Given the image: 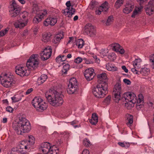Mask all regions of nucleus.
I'll return each mask as SVG.
<instances>
[{"instance_id": "obj_49", "label": "nucleus", "mask_w": 154, "mask_h": 154, "mask_svg": "<svg viewBox=\"0 0 154 154\" xmlns=\"http://www.w3.org/2000/svg\"><path fill=\"white\" fill-rule=\"evenodd\" d=\"M28 13L26 11L23 12V13L20 14V16L21 18H23V19H26V18L28 15Z\"/></svg>"}, {"instance_id": "obj_14", "label": "nucleus", "mask_w": 154, "mask_h": 154, "mask_svg": "<svg viewBox=\"0 0 154 154\" xmlns=\"http://www.w3.org/2000/svg\"><path fill=\"white\" fill-rule=\"evenodd\" d=\"M146 0H137L140 5L138 7H136L131 16L132 17H135V16L138 14L139 12L141 11V10L143 8V7L141 5L144 2H146Z\"/></svg>"}, {"instance_id": "obj_53", "label": "nucleus", "mask_w": 154, "mask_h": 154, "mask_svg": "<svg viewBox=\"0 0 154 154\" xmlns=\"http://www.w3.org/2000/svg\"><path fill=\"white\" fill-rule=\"evenodd\" d=\"M150 61L152 63V65L153 69H154V54H152L150 58Z\"/></svg>"}, {"instance_id": "obj_51", "label": "nucleus", "mask_w": 154, "mask_h": 154, "mask_svg": "<svg viewBox=\"0 0 154 154\" xmlns=\"http://www.w3.org/2000/svg\"><path fill=\"white\" fill-rule=\"evenodd\" d=\"M92 120H95V121H96L98 122V116L96 114V113H94L92 114V119H91Z\"/></svg>"}, {"instance_id": "obj_16", "label": "nucleus", "mask_w": 154, "mask_h": 154, "mask_svg": "<svg viewBox=\"0 0 154 154\" xmlns=\"http://www.w3.org/2000/svg\"><path fill=\"white\" fill-rule=\"evenodd\" d=\"M75 11V9L72 7L71 9H64L62 10V12L65 16L71 18L72 15L74 14Z\"/></svg>"}, {"instance_id": "obj_50", "label": "nucleus", "mask_w": 154, "mask_h": 154, "mask_svg": "<svg viewBox=\"0 0 154 154\" xmlns=\"http://www.w3.org/2000/svg\"><path fill=\"white\" fill-rule=\"evenodd\" d=\"M137 102H139L141 103H143V99L142 95V94H140L139 95V98L138 100L137 101Z\"/></svg>"}, {"instance_id": "obj_64", "label": "nucleus", "mask_w": 154, "mask_h": 154, "mask_svg": "<svg viewBox=\"0 0 154 154\" xmlns=\"http://www.w3.org/2000/svg\"><path fill=\"white\" fill-rule=\"evenodd\" d=\"M102 11H103V10L102 9H100V7L98 10H97L96 11L95 13L96 14L99 15L101 14Z\"/></svg>"}, {"instance_id": "obj_2", "label": "nucleus", "mask_w": 154, "mask_h": 154, "mask_svg": "<svg viewBox=\"0 0 154 154\" xmlns=\"http://www.w3.org/2000/svg\"><path fill=\"white\" fill-rule=\"evenodd\" d=\"M45 96L49 103L53 106H60L63 103V96L57 90L51 88L46 92Z\"/></svg>"}, {"instance_id": "obj_45", "label": "nucleus", "mask_w": 154, "mask_h": 154, "mask_svg": "<svg viewBox=\"0 0 154 154\" xmlns=\"http://www.w3.org/2000/svg\"><path fill=\"white\" fill-rule=\"evenodd\" d=\"M109 51L107 49H102L100 50V53L101 55L103 57L106 56L108 53Z\"/></svg>"}, {"instance_id": "obj_21", "label": "nucleus", "mask_w": 154, "mask_h": 154, "mask_svg": "<svg viewBox=\"0 0 154 154\" xmlns=\"http://www.w3.org/2000/svg\"><path fill=\"white\" fill-rule=\"evenodd\" d=\"M134 7L133 5L127 3L125 8L123 10V11L125 14H128L132 11Z\"/></svg>"}, {"instance_id": "obj_61", "label": "nucleus", "mask_w": 154, "mask_h": 154, "mask_svg": "<svg viewBox=\"0 0 154 154\" xmlns=\"http://www.w3.org/2000/svg\"><path fill=\"white\" fill-rule=\"evenodd\" d=\"M124 82L127 85H130L131 83L130 81L126 79H123Z\"/></svg>"}, {"instance_id": "obj_11", "label": "nucleus", "mask_w": 154, "mask_h": 154, "mask_svg": "<svg viewBox=\"0 0 154 154\" xmlns=\"http://www.w3.org/2000/svg\"><path fill=\"white\" fill-rule=\"evenodd\" d=\"M85 32L91 36H94L96 34V30L91 23H88L85 26Z\"/></svg>"}, {"instance_id": "obj_39", "label": "nucleus", "mask_w": 154, "mask_h": 154, "mask_svg": "<svg viewBox=\"0 0 154 154\" xmlns=\"http://www.w3.org/2000/svg\"><path fill=\"white\" fill-rule=\"evenodd\" d=\"M98 2L95 0H92L89 6L91 9H93L94 8L97 7L98 5Z\"/></svg>"}, {"instance_id": "obj_41", "label": "nucleus", "mask_w": 154, "mask_h": 154, "mask_svg": "<svg viewBox=\"0 0 154 154\" xmlns=\"http://www.w3.org/2000/svg\"><path fill=\"white\" fill-rule=\"evenodd\" d=\"M11 99L14 103L18 102L21 99L20 96L14 95V97H11Z\"/></svg>"}, {"instance_id": "obj_6", "label": "nucleus", "mask_w": 154, "mask_h": 154, "mask_svg": "<svg viewBox=\"0 0 154 154\" xmlns=\"http://www.w3.org/2000/svg\"><path fill=\"white\" fill-rule=\"evenodd\" d=\"M32 104L37 110L40 111L45 110L48 107L47 103L40 97H36L32 101Z\"/></svg>"}, {"instance_id": "obj_19", "label": "nucleus", "mask_w": 154, "mask_h": 154, "mask_svg": "<svg viewBox=\"0 0 154 154\" xmlns=\"http://www.w3.org/2000/svg\"><path fill=\"white\" fill-rule=\"evenodd\" d=\"M52 35L51 33L50 32H45L43 33L42 35V41L45 42H50Z\"/></svg>"}, {"instance_id": "obj_38", "label": "nucleus", "mask_w": 154, "mask_h": 154, "mask_svg": "<svg viewBox=\"0 0 154 154\" xmlns=\"http://www.w3.org/2000/svg\"><path fill=\"white\" fill-rule=\"evenodd\" d=\"M14 9L15 10L20 9V8L19 6L17 5L14 0H12V3L11 4V9Z\"/></svg>"}, {"instance_id": "obj_10", "label": "nucleus", "mask_w": 154, "mask_h": 154, "mask_svg": "<svg viewBox=\"0 0 154 154\" xmlns=\"http://www.w3.org/2000/svg\"><path fill=\"white\" fill-rule=\"evenodd\" d=\"M93 69L90 68L87 69L84 72V75L86 79L88 81L93 79L95 75Z\"/></svg>"}, {"instance_id": "obj_40", "label": "nucleus", "mask_w": 154, "mask_h": 154, "mask_svg": "<svg viewBox=\"0 0 154 154\" xmlns=\"http://www.w3.org/2000/svg\"><path fill=\"white\" fill-rule=\"evenodd\" d=\"M29 139L28 140H27V142H28V144L30 146V145H33L34 143L35 139L32 135L29 136Z\"/></svg>"}, {"instance_id": "obj_60", "label": "nucleus", "mask_w": 154, "mask_h": 154, "mask_svg": "<svg viewBox=\"0 0 154 154\" xmlns=\"http://www.w3.org/2000/svg\"><path fill=\"white\" fill-rule=\"evenodd\" d=\"M11 153L14 154H17L19 153V152L17 148H13L12 149Z\"/></svg>"}, {"instance_id": "obj_9", "label": "nucleus", "mask_w": 154, "mask_h": 154, "mask_svg": "<svg viewBox=\"0 0 154 154\" xmlns=\"http://www.w3.org/2000/svg\"><path fill=\"white\" fill-rule=\"evenodd\" d=\"M52 52L51 47L48 46L45 48L44 50L40 54L41 58L42 60H45L51 57Z\"/></svg>"}, {"instance_id": "obj_57", "label": "nucleus", "mask_w": 154, "mask_h": 154, "mask_svg": "<svg viewBox=\"0 0 154 154\" xmlns=\"http://www.w3.org/2000/svg\"><path fill=\"white\" fill-rule=\"evenodd\" d=\"M139 68L137 67V68L134 67V68H132L131 69V70L132 72L134 73L135 74H139L138 73V71L137 69H139Z\"/></svg>"}, {"instance_id": "obj_5", "label": "nucleus", "mask_w": 154, "mask_h": 154, "mask_svg": "<svg viewBox=\"0 0 154 154\" xmlns=\"http://www.w3.org/2000/svg\"><path fill=\"white\" fill-rule=\"evenodd\" d=\"M0 80L2 85L7 88L13 86L15 83L12 76L6 73L2 74L0 76Z\"/></svg>"}, {"instance_id": "obj_8", "label": "nucleus", "mask_w": 154, "mask_h": 154, "mask_svg": "<svg viewBox=\"0 0 154 154\" xmlns=\"http://www.w3.org/2000/svg\"><path fill=\"white\" fill-rule=\"evenodd\" d=\"M78 89L77 83L76 79L75 78L70 79L69 82L67 91L69 94H74Z\"/></svg>"}, {"instance_id": "obj_23", "label": "nucleus", "mask_w": 154, "mask_h": 154, "mask_svg": "<svg viewBox=\"0 0 154 154\" xmlns=\"http://www.w3.org/2000/svg\"><path fill=\"white\" fill-rule=\"evenodd\" d=\"M121 91V85L119 83H117L115 85L114 88L113 92L114 93L120 94Z\"/></svg>"}, {"instance_id": "obj_54", "label": "nucleus", "mask_w": 154, "mask_h": 154, "mask_svg": "<svg viewBox=\"0 0 154 154\" xmlns=\"http://www.w3.org/2000/svg\"><path fill=\"white\" fill-rule=\"evenodd\" d=\"M8 29H5L4 30H2L0 31V37L4 35L8 32Z\"/></svg>"}, {"instance_id": "obj_56", "label": "nucleus", "mask_w": 154, "mask_h": 154, "mask_svg": "<svg viewBox=\"0 0 154 154\" xmlns=\"http://www.w3.org/2000/svg\"><path fill=\"white\" fill-rule=\"evenodd\" d=\"M143 104L139 102H137L136 104V107L137 109H139L140 108L143 107Z\"/></svg>"}, {"instance_id": "obj_33", "label": "nucleus", "mask_w": 154, "mask_h": 154, "mask_svg": "<svg viewBox=\"0 0 154 154\" xmlns=\"http://www.w3.org/2000/svg\"><path fill=\"white\" fill-rule=\"evenodd\" d=\"M70 66L69 64H66L63 66V69L62 70V75H64L66 74L67 72L69 69Z\"/></svg>"}, {"instance_id": "obj_13", "label": "nucleus", "mask_w": 154, "mask_h": 154, "mask_svg": "<svg viewBox=\"0 0 154 154\" xmlns=\"http://www.w3.org/2000/svg\"><path fill=\"white\" fill-rule=\"evenodd\" d=\"M27 23V19H23L20 18L15 21L14 25L16 28L21 29L25 26Z\"/></svg>"}, {"instance_id": "obj_59", "label": "nucleus", "mask_w": 154, "mask_h": 154, "mask_svg": "<svg viewBox=\"0 0 154 154\" xmlns=\"http://www.w3.org/2000/svg\"><path fill=\"white\" fill-rule=\"evenodd\" d=\"M13 110V109L10 106L7 107L6 108V110L9 112H12Z\"/></svg>"}, {"instance_id": "obj_37", "label": "nucleus", "mask_w": 154, "mask_h": 154, "mask_svg": "<svg viewBox=\"0 0 154 154\" xmlns=\"http://www.w3.org/2000/svg\"><path fill=\"white\" fill-rule=\"evenodd\" d=\"M111 47L113 50L117 52L118 51H119L120 46L119 44L114 43L111 45Z\"/></svg>"}, {"instance_id": "obj_43", "label": "nucleus", "mask_w": 154, "mask_h": 154, "mask_svg": "<svg viewBox=\"0 0 154 154\" xmlns=\"http://www.w3.org/2000/svg\"><path fill=\"white\" fill-rule=\"evenodd\" d=\"M111 100V95H108L103 100V102L106 104L109 105L110 103Z\"/></svg>"}, {"instance_id": "obj_48", "label": "nucleus", "mask_w": 154, "mask_h": 154, "mask_svg": "<svg viewBox=\"0 0 154 154\" xmlns=\"http://www.w3.org/2000/svg\"><path fill=\"white\" fill-rule=\"evenodd\" d=\"M118 144L120 146L126 148H127L129 146V144L126 143L119 142L118 143Z\"/></svg>"}, {"instance_id": "obj_3", "label": "nucleus", "mask_w": 154, "mask_h": 154, "mask_svg": "<svg viewBox=\"0 0 154 154\" xmlns=\"http://www.w3.org/2000/svg\"><path fill=\"white\" fill-rule=\"evenodd\" d=\"M12 127L15 132L18 135L23 133H28L31 129V127L29 122L25 118L20 117L18 122L13 123Z\"/></svg>"}, {"instance_id": "obj_28", "label": "nucleus", "mask_w": 154, "mask_h": 154, "mask_svg": "<svg viewBox=\"0 0 154 154\" xmlns=\"http://www.w3.org/2000/svg\"><path fill=\"white\" fill-rule=\"evenodd\" d=\"M140 72L142 75L146 76L149 73L150 70L148 68L144 67L141 69Z\"/></svg>"}, {"instance_id": "obj_29", "label": "nucleus", "mask_w": 154, "mask_h": 154, "mask_svg": "<svg viewBox=\"0 0 154 154\" xmlns=\"http://www.w3.org/2000/svg\"><path fill=\"white\" fill-rule=\"evenodd\" d=\"M114 96H113V99L117 103L119 102V101H123L122 100V97H121L120 94H118L117 93H114Z\"/></svg>"}, {"instance_id": "obj_36", "label": "nucleus", "mask_w": 154, "mask_h": 154, "mask_svg": "<svg viewBox=\"0 0 154 154\" xmlns=\"http://www.w3.org/2000/svg\"><path fill=\"white\" fill-rule=\"evenodd\" d=\"M32 10L33 13L36 14L38 13V12L40 11V10L37 4H33Z\"/></svg>"}, {"instance_id": "obj_55", "label": "nucleus", "mask_w": 154, "mask_h": 154, "mask_svg": "<svg viewBox=\"0 0 154 154\" xmlns=\"http://www.w3.org/2000/svg\"><path fill=\"white\" fill-rule=\"evenodd\" d=\"M66 5L67 6V8L65 9H71L72 7H73V6L71 5L70 1H67L66 3Z\"/></svg>"}, {"instance_id": "obj_34", "label": "nucleus", "mask_w": 154, "mask_h": 154, "mask_svg": "<svg viewBox=\"0 0 154 154\" xmlns=\"http://www.w3.org/2000/svg\"><path fill=\"white\" fill-rule=\"evenodd\" d=\"M141 61V60L140 59H136L132 62L134 67L137 68V67L139 68L140 67V65Z\"/></svg>"}, {"instance_id": "obj_4", "label": "nucleus", "mask_w": 154, "mask_h": 154, "mask_svg": "<svg viewBox=\"0 0 154 154\" xmlns=\"http://www.w3.org/2000/svg\"><path fill=\"white\" fill-rule=\"evenodd\" d=\"M108 83L106 82L100 83L93 89V94L97 98H103L108 91Z\"/></svg>"}, {"instance_id": "obj_7", "label": "nucleus", "mask_w": 154, "mask_h": 154, "mask_svg": "<svg viewBox=\"0 0 154 154\" xmlns=\"http://www.w3.org/2000/svg\"><path fill=\"white\" fill-rule=\"evenodd\" d=\"M123 101H125L126 103L131 104L136 103L137 101V97L133 93L127 92L124 93L122 96Z\"/></svg>"}, {"instance_id": "obj_18", "label": "nucleus", "mask_w": 154, "mask_h": 154, "mask_svg": "<svg viewBox=\"0 0 154 154\" xmlns=\"http://www.w3.org/2000/svg\"><path fill=\"white\" fill-rule=\"evenodd\" d=\"M97 78L98 79V82L100 83L106 82L107 83L108 79L106 74L104 72L98 74L97 75Z\"/></svg>"}, {"instance_id": "obj_47", "label": "nucleus", "mask_w": 154, "mask_h": 154, "mask_svg": "<svg viewBox=\"0 0 154 154\" xmlns=\"http://www.w3.org/2000/svg\"><path fill=\"white\" fill-rule=\"evenodd\" d=\"M42 20L41 18H39L37 15L34 18L33 20V22L34 23L37 24L39 22L41 21Z\"/></svg>"}, {"instance_id": "obj_17", "label": "nucleus", "mask_w": 154, "mask_h": 154, "mask_svg": "<svg viewBox=\"0 0 154 154\" xmlns=\"http://www.w3.org/2000/svg\"><path fill=\"white\" fill-rule=\"evenodd\" d=\"M57 21V20L55 18L48 17L45 20L44 24L45 26H48L49 25L54 26L56 23Z\"/></svg>"}, {"instance_id": "obj_62", "label": "nucleus", "mask_w": 154, "mask_h": 154, "mask_svg": "<svg viewBox=\"0 0 154 154\" xmlns=\"http://www.w3.org/2000/svg\"><path fill=\"white\" fill-rule=\"evenodd\" d=\"M63 136L66 138H68L69 137V134L67 132H63Z\"/></svg>"}, {"instance_id": "obj_20", "label": "nucleus", "mask_w": 154, "mask_h": 154, "mask_svg": "<svg viewBox=\"0 0 154 154\" xmlns=\"http://www.w3.org/2000/svg\"><path fill=\"white\" fill-rule=\"evenodd\" d=\"M63 34L62 32L58 33L54 37L52 42L55 44H57L59 42L60 40L63 38Z\"/></svg>"}, {"instance_id": "obj_58", "label": "nucleus", "mask_w": 154, "mask_h": 154, "mask_svg": "<svg viewBox=\"0 0 154 154\" xmlns=\"http://www.w3.org/2000/svg\"><path fill=\"white\" fill-rule=\"evenodd\" d=\"M84 60H85V63L87 64H90L91 63H93V62L92 61L90 60H87L85 58L83 59Z\"/></svg>"}, {"instance_id": "obj_35", "label": "nucleus", "mask_w": 154, "mask_h": 154, "mask_svg": "<svg viewBox=\"0 0 154 154\" xmlns=\"http://www.w3.org/2000/svg\"><path fill=\"white\" fill-rule=\"evenodd\" d=\"M84 44V42L82 39H79L76 41V44L79 48H82Z\"/></svg>"}, {"instance_id": "obj_63", "label": "nucleus", "mask_w": 154, "mask_h": 154, "mask_svg": "<svg viewBox=\"0 0 154 154\" xmlns=\"http://www.w3.org/2000/svg\"><path fill=\"white\" fill-rule=\"evenodd\" d=\"M61 55H59L56 58V60L57 62L60 63L62 62L61 61Z\"/></svg>"}, {"instance_id": "obj_31", "label": "nucleus", "mask_w": 154, "mask_h": 154, "mask_svg": "<svg viewBox=\"0 0 154 154\" xmlns=\"http://www.w3.org/2000/svg\"><path fill=\"white\" fill-rule=\"evenodd\" d=\"M58 149L54 145L51 146V147L48 154H58Z\"/></svg>"}, {"instance_id": "obj_15", "label": "nucleus", "mask_w": 154, "mask_h": 154, "mask_svg": "<svg viewBox=\"0 0 154 154\" xmlns=\"http://www.w3.org/2000/svg\"><path fill=\"white\" fill-rule=\"evenodd\" d=\"M146 13L150 15L154 13V0L150 1L146 8Z\"/></svg>"}, {"instance_id": "obj_26", "label": "nucleus", "mask_w": 154, "mask_h": 154, "mask_svg": "<svg viewBox=\"0 0 154 154\" xmlns=\"http://www.w3.org/2000/svg\"><path fill=\"white\" fill-rule=\"evenodd\" d=\"M47 78V76L45 74L42 75L40 77L37 79V82L39 85H41L44 83Z\"/></svg>"}, {"instance_id": "obj_42", "label": "nucleus", "mask_w": 154, "mask_h": 154, "mask_svg": "<svg viewBox=\"0 0 154 154\" xmlns=\"http://www.w3.org/2000/svg\"><path fill=\"white\" fill-rule=\"evenodd\" d=\"M123 0H117L114 5L115 7L117 9L119 8L123 4Z\"/></svg>"}, {"instance_id": "obj_32", "label": "nucleus", "mask_w": 154, "mask_h": 154, "mask_svg": "<svg viewBox=\"0 0 154 154\" xmlns=\"http://www.w3.org/2000/svg\"><path fill=\"white\" fill-rule=\"evenodd\" d=\"M126 116L128 121L126 124L128 126L130 125L133 122V116L129 114H126Z\"/></svg>"}, {"instance_id": "obj_24", "label": "nucleus", "mask_w": 154, "mask_h": 154, "mask_svg": "<svg viewBox=\"0 0 154 154\" xmlns=\"http://www.w3.org/2000/svg\"><path fill=\"white\" fill-rule=\"evenodd\" d=\"M20 9L15 10L13 9L9 11L11 17H14L18 16L20 13Z\"/></svg>"}, {"instance_id": "obj_27", "label": "nucleus", "mask_w": 154, "mask_h": 154, "mask_svg": "<svg viewBox=\"0 0 154 154\" xmlns=\"http://www.w3.org/2000/svg\"><path fill=\"white\" fill-rule=\"evenodd\" d=\"M106 68L109 71L113 72L117 70V68L115 66L110 63L106 64Z\"/></svg>"}, {"instance_id": "obj_44", "label": "nucleus", "mask_w": 154, "mask_h": 154, "mask_svg": "<svg viewBox=\"0 0 154 154\" xmlns=\"http://www.w3.org/2000/svg\"><path fill=\"white\" fill-rule=\"evenodd\" d=\"M114 20V19L113 16H109L107 20L106 24L107 26L110 25L113 22Z\"/></svg>"}, {"instance_id": "obj_46", "label": "nucleus", "mask_w": 154, "mask_h": 154, "mask_svg": "<svg viewBox=\"0 0 154 154\" xmlns=\"http://www.w3.org/2000/svg\"><path fill=\"white\" fill-rule=\"evenodd\" d=\"M83 143L85 146L88 147L90 146L91 145L90 141L87 138H85L83 140Z\"/></svg>"}, {"instance_id": "obj_30", "label": "nucleus", "mask_w": 154, "mask_h": 154, "mask_svg": "<svg viewBox=\"0 0 154 154\" xmlns=\"http://www.w3.org/2000/svg\"><path fill=\"white\" fill-rule=\"evenodd\" d=\"M100 9H102L103 10V11L106 12L108 9L109 7V4L108 2L106 1H105L104 3H103L100 7Z\"/></svg>"}, {"instance_id": "obj_1", "label": "nucleus", "mask_w": 154, "mask_h": 154, "mask_svg": "<svg viewBox=\"0 0 154 154\" xmlns=\"http://www.w3.org/2000/svg\"><path fill=\"white\" fill-rule=\"evenodd\" d=\"M37 55H32L26 63V66H17L15 67L16 73L21 77L28 76L30 73V70L35 69L38 67L39 64L38 60L36 58Z\"/></svg>"}, {"instance_id": "obj_25", "label": "nucleus", "mask_w": 154, "mask_h": 154, "mask_svg": "<svg viewBox=\"0 0 154 154\" xmlns=\"http://www.w3.org/2000/svg\"><path fill=\"white\" fill-rule=\"evenodd\" d=\"M48 14L47 11L46 9H44L40 11L37 15L39 18H41L42 20V19L46 16Z\"/></svg>"}, {"instance_id": "obj_22", "label": "nucleus", "mask_w": 154, "mask_h": 154, "mask_svg": "<svg viewBox=\"0 0 154 154\" xmlns=\"http://www.w3.org/2000/svg\"><path fill=\"white\" fill-rule=\"evenodd\" d=\"M20 149H28L30 148L28 142L27 140H23L21 142L19 146Z\"/></svg>"}, {"instance_id": "obj_52", "label": "nucleus", "mask_w": 154, "mask_h": 154, "mask_svg": "<svg viewBox=\"0 0 154 154\" xmlns=\"http://www.w3.org/2000/svg\"><path fill=\"white\" fill-rule=\"evenodd\" d=\"M82 60L83 59L81 57H78L75 59L74 62L75 63H79L82 61Z\"/></svg>"}, {"instance_id": "obj_12", "label": "nucleus", "mask_w": 154, "mask_h": 154, "mask_svg": "<svg viewBox=\"0 0 154 154\" xmlns=\"http://www.w3.org/2000/svg\"><path fill=\"white\" fill-rule=\"evenodd\" d=\"M50 144L47 142L42 143L39 149L45 154H48L51 147Z\"/></svg>"}]
</instances>
